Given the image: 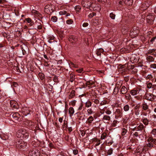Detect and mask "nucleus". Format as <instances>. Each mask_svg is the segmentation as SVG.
I'll use <instances>...</instances> for the list:
<instances>
[{"label":"nucleus","mask_w":156,"mask_h":156,"mask_svg":"<svg viewBox=\"0 0 156 156\" xmlns=\"http://www.w3.org/2000/svg\"><path fill=\"white\" fill-rule=\"evenodd\" d=\"M16 136L17 137L21 139L22 140L25 139L28 137L29 134L26 130L21 129L17 131Z\"/></svg>","instance_id":"nucleus-1"},{"label":"nucleus","mask_w":156,"mask_h":156,"mask_svg":"<svg viewBox=\"0 0 156 156\" xmlns=\"http://www.w3.org/2000/svg\"><path fill=\"white\" fill-rule=\"evenodd\" d=\"M10 116L12 120L15 122H19L21 120V116L20 114L17 112L12 113L10 114Z\"/></svg>","instance_id":"nucleus-2"},{"label":"nucleus","mask_w":156,"mask_h":156,"mask_svg":"<svg viewBox=\"0 0 156 156\" xmlns=\"http://www.w3.org/2000/svg\"><path fill=\"white\" fill-rule=\"evenodd\" d=\"M27 145L26 143L25 142L22 140H18L16 142V145L17 148L20 149L23 148Z\"/></svg>","instance_id":"nucleus-3"},{"label":"nucleus","mask_w":156,"mask_h":156,"mask_svg":"<svg viewBox=\"0 0 156 156\" xmlns=\"http://www.w3.org/2000/svg\"><path fill=\"white\" fill-rule=\"evenodd\" d=\"M139 33V28L136 27H133L131 29L130 33V36L134 35V36L131 37H134L136 35Z\"/></svg>","instance_id":"nucleus-4"},{"label":"nucleus","mask_w":156,"mask_h":156,"mask_svg":"<svg viewBox=\"0 0 156 156\" xmlns=\"http://www.w3.org/2000/svg\"><path fill=\"white\" fill-rule=\"evenodd\" d=\"M127 64H125L124 65L121 66L118 69V71L120 72L123 73L126 72L127 70V68H126L127 66Z\"/></svg>","instance_id":"nucleus-5"},{"label":"nucleus","mask_w":156,"mask_h":156,"mask_svg":"<svg viewBox=\"0 0 156 156\" xmlns=\"http://www.w3.org/2000/svg\"><path fill=\"white\" fill-rule=\"evenodd\" d=\"M146 98L147 100L152 101L155 100L156 96L152 94L149 93L147 95Z\"/></svg>","instance_id":"nucleus-6"},{"label":"nucleus","mask_w":156,"mask_h":156,"mask_svg":"<svg viewBox=\"0 0 156 156\" xmlns=\"http://www.w3.org/2000/svg\"><path fill=\"white\" fill-rule=\"evenodd\" d=\"M10 105L11 107L14 108L18 109L19 106L17 103L15 101L11 100L10 101Z\"/></svg>","instance_id":"nucleus-7"},{"label":"nucleus","mask_w":156,"mask_h":156,"mask_svg":"<svg viewBox=\"0 0 156 156\" xmlns=\"http://www.w3.org/2000/svg\"><path fill=\"white\" fill-rule=\"evenodd\" d=\"M115 114L119 117H121L122 115V109H117L115 111Z\"/></svg>","instance_id":"nucleus-8"},{"label":"nucleus","mask_w":156,"mask_h":156,"mask_svg":"<svg viewBox=\"0 0 156 156\" xmlns=\"http://www.w3.org/2000/svg\"><path fill=\"white\" fill-rule=\"evenodd\" d=\"M138 57L132 56L130 58V61L132 63H137L138 62Z\"/></svg>","instance_id":"nucleus-9"},{"label":"nucleus","mask_w":156,"mask_h":156,"mask_svg":"<svg viewBox=\"0 0 156 156\" xmlns=\"http://www.w3.org/2000/svg\"><path fill=\"white\" fill-rule=\"evenodd\" d=\"M140 91L138 89H133L130 90V93L132 95L134 96L139 94Z\"/></svg>","instance_id":"nucleus-10"},{"label":"nucleus","mask_w":156,"mask_h":156,"mask_svg":"<svg viewBox=\"0 0 156 156\" xmlns=\"http://www.w3.org/2000/svg\"><path fill=\"white\" fill-rule=\"evenodd\" d=\"M87 111V113L90 115L95 114V111L92 107L88 108Z\"/></svg>","instance_id":"nucleus-11"},{"label":"nucleus","mask_w":156,"mask_h":156,"mask_svg":"<svg viewBox=\"0 0 156 156\" xmlns=\"http://www.w3.org/2000/svg\"><path fill=\"white\" fill-rule=\"evenodd\" d=\"M127 92V90L126 88L124 86H122L120 90V92L122 94H125Z\"/></svg>","instance_id":"nucleus-12"},{"label":"nucleus","mask_w":156,"mask_h":156,"mask_svg":"<svg viewBox=\"0 0 156 156\" xmlns=\"http://www.w3.org/2000/svg\"><path fill=\"white\" fill-rule=\"evenodd\" d=\"M94 120V119L93 117L92 116H90L87 119V120L86 122V123L89 124L91 123Z\"/></svg>","instance_id":"nucleus-13"},{"label":"nucleus","mask_w":156,"mask_h":156,"mask_svg":"<svg viewBox=\"0 0 156 156\" xmlns=\"http://www.w3.org/2000/svg\"><path fill=\"white\" fill-rule=\"evenodd\" d=\"M145 127V126H144L143 124L142 123L140 124V125L137 127V131L142 130L144 129V132H145V131L144 129V128Z\"/></svg>","instance_id":"nucleus-14"},{"label":"nucleus","mask_w":156,"mask_h":156,"mask_svg":"<svg viewBox=\"0 0 156 156\" xmlns=\"http://www.w3.org/2000/svg\"><path fill=\"white\" fill-rule=\"evenodd\" d=\"M154 16L155 15L154 13H152L151 15L150 14L149 15L147 16V18L148 19H149L150 20L151 19L154 20Z\"/></svg>","instance_id":"nucleus-15"},{"label":"nucleus","mask_w":156,"mask_h":156,"mask_svg":"<svg viewBox=\"0 0 156 156\" xmlns=\"http://www.w3.org/2000/svg\"><path fill=\"white\" fill-rule=\"evenodd\" d=\"M133 0H125V3L126 5L130 6L133 3Z\"/></svg>","instance_id":"nucleus-16"},{"label":"nucleus","mask_w":156,"mask_h":156,"mask_svg":"<svg viewBox=\"0 0 156 156\" xmlns=\"http://www.w3.org/2000/svg\"><path fill=\"white\" fill-rule=\"evenodd\" d=\"M104 51L103 49L100 48L97 50L96 54L97 56H100L101 55V53L103 52Z\"/></svg>","instance_id":"nucleus-17"},{"label":"nucleus","mask_w":156,"mask_h":156,"mask_svg":"<svg viewBox=\"0 0 156 156\" xmlns=\"http://www.w3.org/2000/svg\"><path fill=\"white\" fill-rule=\"evenodd\" d=\"M147 60L148 62H150L154 61V58L151 56H148L147 58Z\"/></svg>","instance_id":"nucleus-18"},{"label":"nucleus","mask_w":156,"mask_h":156,"mask_svg":"<svg viewBox=\"0 0 156 156\" xmlns=\"http://www.w3.org/2000/svg\"><path fill=\"white\" fill-rule=\"evenodd\" d=\"M94 83V82L93 81H87L86 83V85L89 88L91 87V86L93 85Z\"/></svg>","instance_id":"nucleus-19"},{"label":"nucleus","mask_w":156,"mask_h":156,"mask_svg":"<svg viewBox=\"0 0 156 156\" xmlns=\"http://www.w3.org/2000/svg\"><path fill=\"white\" fill-rule=\"evenodd\" d=\"M105 111V113L108 115H110L112 113L111 112L110 110L107 109V107H105L102 109L101 111Z\"/></svg>","instance_id":"nucleus-20"},{"label":"nucleus","mask_w":156,"mask_h":156,"mask_svg":"<svg viewBox=\"0 0 156 156\" xmlns=\"http://www.w3.org/2000/svg\"><path fill=\"white\" fill-rule=\"evenodd\" d=\"M69 78V81L72 82L75 79V76L73 74L71 73L70 75Z\"/></svg>","instance_id":"nucleus-21"},{"label":"nucleus","mask_w":156,"mask_h":156,"mask_svg":"<svg viewBox=\"0 0 156 156\" xmlns=\"http://www.w3.org/2000/svg\"><path fill=\"white\" fill-rule=\"evenodd\" d=\"M91 102L88 100L85 103V107L87 108H89L92 105Z\"/></svg>","instance_id":"nucleus-22"},{"label":"nucleus","mask_w":156,"mask_h":156,"mask_svg":"<svg viewBox=\"0 0 156 156\" xmlns=\"http://www.w3.org/2000/svg\"><path fill=\"white\" fill-rule=\"evenodd\" d=\"M69 113L70 115V116L72 115L74 113V110L73 107H70L69 110Z\"/></svg>","instance_id":"nucleus-23"},{"label":"nucleus","mask_w":156,"mask_h":156,"mask_svg":"<svg viewBox=\"0 0 156 156\" xmlns=\"http://www.w3.org/2000/svg\"><path fill=\"white\" fill-rule=\"evenodd\" d=\"M75 91L74 90H72L70 93L69 96V98H72L75 96Z\"/></svg>","instance_id":"nucleus-24"},{"label":"nucleus","mask_w":156,"mask_h":156,"mask_svg":"<svg viewBox=\"0 0 156 156\" xmlns=\"http://www.w3.org/2000/svg\"><path fill=\"white\" fill-rule=\"evenodd\" d=\"M142 121L145 125H147L148 124L149 121L147 118H144L142 119Z\"/></svg>","instance_id":"nucleus-25"},{"label":"nucleus","mask_w":156,"mask_h":156,"mask_svg":"<svg viewBox=\"0 0 156 156\" xmlns=\"http://www.w3.org/2000/svg\"><path fill=\"white\" fill-rule=\"evenodd\" d=\"M142 108L144 110H148V106L146 103H143L142 104Z\"/></svg>","instance_id":"nucleus-26"},{"label":"nucleus","mask_w":156,"mask_h":156,"mask_svg":"<svg viewBox=\"0 0 156 156\" xmlns=\"http://www.w3.org/2000/svg\"><path fill=\"white\" fill-rule=\"evenodd\" d=\"M119 90V87L117 86L115 87L113 92V94H116L118 92Z\"/></svg>","instance_id":"nucleus-27"},{"label":"nucleus","mask_w":156,"mask_h":156,"mask_svg":"<svg viewBox=\"0 0 156 156\" xmlns=\"http://www.w3.org/2000/svg\"><path fill=\"white\" fill-rule=\"evenodd\" d=\"M38 75L41 80H43L44 78V75L42 73H39Z\"/></svg>","instance_id":"nucleus-28"},{"label":"nucleus","mask_w":156,"mask_h":156,"mask_svg":"<svg viewBox=\"0 0 156 156\" xmlns=\"http://www.w3.org/2000/svg\"><path fill=\"white\" fill-rule=\"evenodd\" d=\"M58 18L56 16H52L51 18V20L54 22H56L57 21Z\"/></svg>","instance_id":"nucleus-29"},{"label":"nucleus","mask_w":156,"mask_h":156,"mask_svg":"<svg viewBox=\"0 0 156 156\" xmlns=\"http://www.w3.org/2000/svg\"><path fill=\"white\" fill-rule=\"evenodd\" d=\"M129 106L128 105H125L123 107V109L124 111L125 112L128 111L129 110Z\"/></svg>","instance_id":"nucleus-30"},{"label":"nucleus","mask_w":156,"mask_h":156,"mask_svg":"<svg viewBox=\"0 0 156 156\" xmlns=\"http://www.w3.org/2000/svg\"><path fill=\"white\" fill-rule=\"evenodd\" d=\"M103 119L104 120L109 121L110 120V117L109 116L105 115L104 116Z\"/></svg>","instance_id":"nucleus-31"},{"label":"nucleus","mask_w":156,"mask_h":156,"mask_svg":"<svg viewBox=\"0 0 156 156\" xmlns=\"http://www.w3.org/2000/svg\"><path fill=\"white\" fill-rule=\"evenodd\" d=\"M110 17L112 20H114L115 18V15L113 12L110 13L109 14Z\"/></svg>","instance_id":"nucleus-32"},{"label":"nucleus","mask_w":156,"mask_h":156,"mask_svg":"<svg viewBox=\"0 0 156 156\" xmlns=\"http://www.w3.org/2000/svg\"><path fill=\"white\" fill-rule=\"evenodd\" d=\"M107 136V134L105 133H104L101 135V140L104 139Z\"/></svg>","instance_id":"nucleus-33"},{"label":"nucleus","mask_w":156,"mask_h":156,"mask_svg":"<svg viewBox=\"0 0 156 156\" xmlns=\"http://www.w3.org/2000/svg\"><path fill=\"white\" fill-rule=\"evenodd\" d=\"M126 99L127 100H130L131 99V97L129 94H126L125 95Z\"/></svg>","instance_id":"nucleus-34"},{"label":"nucleus","mask_w":156,"mask_h":156,"mask_svg":"<svg viewBox=\"0 0 156 156\" xmlns=\"http://www.w3.org/2000/svg\"><path fill=\"white\" fill-rule=\"evenodd\" d=\"M127 68L128 70L131 69H133L134 68V66L133 65H131L130 66H128V64H127Z\"/></svg>","instance_id":"nucleus-35"},{"label":"nucleus","mask_w":156,"mask_h":156,"mask_svg":"<svg viewBox=\"0 0 156 156\" xmlns=\"http://www.w3.org/2000/svg\"><path fill=\"white\" fill-rule=\"evenodd\" d=\"M66 23L68 24H72L73 23V21L72 19L68 20L66 21Z\"/></svg>","instance_id":"nucleus-36"},{"label":"nucleus","mask_w":156,"mask_h":156,"mask_svg":"<svg viewBox=\"0 0 156 156\" xmlns=\"http://www.w3.org/2000/svg\"><path fill=\"white\" fill-rule=\"evenodd\" d=\"M26 110V113L27 114H28L29 112V110L27 109V108H24L22 109V111L23 112H24Z\"/></svg>","instance_id":"nucleus-37"},{"label":"nucleus","mask_w":156,"mask_h":156,"mask_svg":"<svg viewBox=\"0 0 156 156\" xmlns=\"http://www.w3.org/2000/svg\"><path fill=\"white\" fill-rule=\"evenodd\" d=\"M147 146L149 147H154V145L151 143H149L147 144Z\"/></svg>","instance_id":"nucleus-38"},{"label":"nucleus","mask_w":156,"mask_h":156,"mask_svg":"<svg viewBox=\"0 0 156 156\" xmlns=\"http://www.w3.org/2000/svg\"><path fill=\"white\" fill-rule=\"evenodd\" d=\"M126 131H127V130L126 129H122V135H125L126 133Z\"/></svg>","instance_id":"nucleus-39"},{"label":"nucleus","mask_w":156,"mask_h":156,"mask_svg":"<svg viewBox=\"0 0 156 156\" xmlns=\"http://www.w3.org/2000/svg\"><path fill=\"white\" fill-rule=\"evenodd\" d=\"M156 51V49H150L148 51L147 53L149 54H151L154 52H155Z\"/></svg>","instance_id":"nucleus-40"},{"label":"nucleus","mask_w":156,"mask_h":156,"mask_svg":"<svg viewBox=\"0 0 156 156\" xmlns=\"http://www.w3.org/2000/svg\"><path fill=\"white\" fill-rule=\"evenodd\" d=\"M150 67L152 69H156V64L155 63L151 64L150 65Z\"/></svg>","instance_id":"nucleus-41"},{"label":"nucleus","mask_w":156,"mask_h":156,"mask_svg":"<svg viewBox=\"0 0 156 156\" xmlns=\"http://www.w3.org/2000/svg\"><path fill=\"white\" fill-rule=\"evenodd\" d=\"M113 150L112 148H110L109 150H108L107 153L109 155H111L112 153Z\"/></svg>","instance_id":"nucleus-42"},{"label":"nucleus","mask_w":156,"mask_h":156,"mask_svg":"<svg viewBox=\"0 0 156 156\" xmlns=\"http://www.w3.org/2000/svg\"><path fill=\"white\" fill-rule=\"evenodd\" d=\"M140 111H139V110L134 111V112H135V115H136L137 116V117H139L138 116L140 115Z\"/></svg>","instance_id":"nucleus-43"},{"label":"nucleus","mask_w":156,"mask_h":156,"mask_svg":"<svg viewBox=\"0 0 156 156\" xmlns=\"http://www.w3.org/2000/svg\"><path fill=\"white\" fill-rule=\"evenodd\" d=\"M146 112H144L143 113V115L144 116H146L147 115V113H148V114H149L151 112V110L150 109H148L147 111Z\"/></svg>","instance_id":"nucleus-44"},{"label":"nucleus","mask_w":156,"mask_h":156,"mask_svg":"<svg viewBox=\"0 0 156 156\" xmlns=\"http://www.w3.org/2000/svg\"><path fill=\"white\" fill-rule=\"evenodd\" d=\"M75 9L76 10L79 11L81 9V7L80 6L78 5L76 6L75 7Z\"/></svg>","instance_id":"nucleus-45"},{"label":"nucleus","mask_w":156,"mask_h":156,"mask_svg":"<svg viewBox=\"0 0 156 156\" xmlns=\"http://www.w3.org/2000/svg\"><path fill=\"white\" fill-rule=\"evenodd\" d=\"M96 15V13L94 12H93L91 13H90L89 15V16L90 18H92L94 16Z\"/></svg>","instance_id":"nucleus-46"},{"label":"nucleus","mask_w":156,"mask_h":156,"mask_svg":"<svg viewBox=\"0 0 156 156\" xmlns=\"http://www.w3.org/2000/svg\"><path fill=\"white\" fill-rule=\"evenodd\" d=\"M151 133L154 135H156V129H153L152 130Z\"/></svg>","instance_id":"nucleus-47"},{"label":"nucleus","mask_w":156,"mask_h":156,"mask_svg":"<svg viewBox=\"0 0 156 156\" xmlns=\"http://www.w3.org/2000/svg\"><path fill=\"white\" fill-rule=\"evenodd\" d=\"M78 151L77 149L73 150V154L75 155L77 154L78 153Z\"/></svg>","instance_id":"nucleus-48"},{"label":"nucleus","mask_w":156,"mask_h":156,"mask_svg":"<svg viewBox=\"0 0 156 156\" xmlns=\"http://www.w3.org/2000/svg\"><path fill=\"white\" fill-rule=\"evenodd\" d=\"M127 31L128 30L126 29H125L124 28H122V32L123 34H125L126 33Z\"/></svg>","instance_id":"nucleus-49"},{"label":"nucleus","mask_w":156,"mask_h":156,"mask_svg":"<svg viewBox=\"0 0 156 156\" xmlns=\"http://www.w3.org/2000/svg\"><path fill=\"white\" fill-rule=\"evenodd\" d=\"M83 71V68L80 69L76 70V71L78 73H81Z\"/></svg>","instance_id":"nucleus-50"},{"label":"nucleus","mask_w":156,"mask_h":156,"mask_svg":"<svg viewBox=\"0 0 156 156\" xmlns=\"http://www.w3.org/2000/svg\"><path fill=\"white\" fill-rule=\"evenodd\" d=\"M147 22L150 24H152L153 23L154 20H151L148 19L147 18Z\"/></svg>","instance_id":"nucleus-51"},{"label":"nucleus","mask_w":156,"mask_h":156,"mask_svg":"<svg viewBox=\"0 0 156 156\" xmlns=\"http://www.w3.org/2000/svg\"><path fill=\"white\" fill-rule=\"evenodd\" d=\"M147 87L148 88L150 89L152 87V84L151 83H149L147 84Z\"/></svg>","instance_id":"nucleus-52"},{"label":"nucleus","mask_w":156,"mask_h":156,"mask_svg":"<svg viewBox=\"0 0 156 156\" xmlns=\"http://www.w3.org/2000/svg\"><path fill=\"white\" fill-rule=\"evenodd\" d=\"M53 81L55 82H58V77L56 76H55L53 78Z\"/></svg>","instance_id":"nucleus-53"},{"label":"nucleus","mask_w":156,"mask_h":156,"mask_svg":"<svg viewBox=\"0 0 156 156\" xmlns=\"http://www.w3.org/2000/svg\"><path fill=\"white\" fill-rule=\"evenodd\" d=\"M154 140V139L152 137H149L147 140V141L148 142H153Z\"/></svg>","instance_id":"nucleus-54"},{"label":"nucleus","mask_w":156,"mask_h":156,"mask_svg":"<svg viewBox=\"0 0 156 156\" xmlns=\"http://www.w3.org/2000/svg\"><path fill=\"white\" fill-rule=\"evenodd\" d=\"M93 101L94 102V103L96 104H99V101L98 99H93Z\"/></svg>","instance_id":"nucleus-55"},{"label":"nucleus","mask_w":156,"mask_h":156,"mask_svg":"<svg viewBox=\"0 0 156 156\" xmlns=\"http://www.w3.org/2000/svg\"><path fill=\"white\" fill-rule=\"evenodd\" d=\"M76 100H73V101H72L71 102V105H72L73 106H74L75 105L76 103Z\"/></svg>","instance_id":"nucleus-56"},{"label":"nucleus","mask_w":156,"mask_h":156,"mask_svg":"<svg viewBox=\"0 0 156 156\" xmlns=\"http://www.w3.org/2000/svg\"><path fill=\"white\" fill-rule=\"evenodd\" d=\"M26 20L28 23H31L33 21L32 20H31L30 18H29L26 19Z\"/></svg>","instance_id":"nucleus-57"},{"label":"nucleus","mask_w":156,"mask_h":156,"mask_svg":"<svg viewBox=\"0 0 156 156\" xmlns=\"http://www.w3.org/2000/svg\"><path fill=\"white\" fill-rule=\"evenodd\" d=\"M139 108H140L139 106L138 105H136V106H135L134 107V111L139 110Z\"/></svg>","instance_id":"nucleus-58"},{"label":"nucleus","mask_w":156,"mask_h":156,"mask_svg":"<svg viewBox=\"0 0 156 156\" xmlns=\"http://www.w3.org/2000/svg\"><path fill=\"white\" fill-rule=\"evenodd\" d=\"M153 76L151 75H148L146 77L147 79H151L153 78Z\"/></svg>","instance_id":"nucleus-59"},{"label":"nucleus","mask_w":156,"mask_h":156,"mask_svg":"<svg viewBox=\"0 0 156 156\" xmlns=\"http://www.w3.org/2000/svg\"><path fill=\"white\" fill-rule=\"evenodd\" d=\"M93 141L95 142H99L101 141V140H98L97 138L93 139Z\"/></svg>","instance_id":"nucleus-60"},{"label":"nucleus","mask_w":156,"mask_h":156,"mask_svg":"<svg viewBox=\"0 0 156 156\" xmlns=\"http://www.w3.org/2000/svg\"><path fill=\"white\" fill-rule=\"evenodd\" d=\"M83 106V105L82 104H81L79 106L78 108V111H80V110H81L82 109V107Z\"/></svg>","instance_id":"nucleus-61"},{"label":"nucleus","mask_w":156,"mask_h":156,"mask_svg":"<svg viewBox=\"0 0 156 156\" xmlns=\"http://www.w3.org/2000/svg\"><path fill=\"white\" fill-rule=\"evenodd\" d=\"M139 133L138 132H135L133 134V136H134L136 137H137L139 135H140V134L139 135Z\"/></svg>","instance_id":"nucleus-62"},{"label":"nucleus","mask_w":156,"mask_h":156,"mask_svg":"<svg viewBox=\"0 0 156 156\" xmlns=\"http://www.w3.org/2000/svg\"><path fill=\"white\" fill-rule=\"evenodd\" d=\"M106 102L105 101H103L100 103V105H104L106 104Z\"/></svg>","instance_id":"nucleus-63"},{"label":"nucleus","mask_w":156,"mask_h":156,"mask_svg":"<svg viewBox=\"0 0 156 156\" xmlns=\"http://www.w3.org/2000/svg\"><path fill=\"white\" fill-rule=\"evenodd\" d=\"M88 25V23H84L83 24V26L84 27H87Z\"/></svg>","instance_id":"nucleus-64"}]
</instances>
